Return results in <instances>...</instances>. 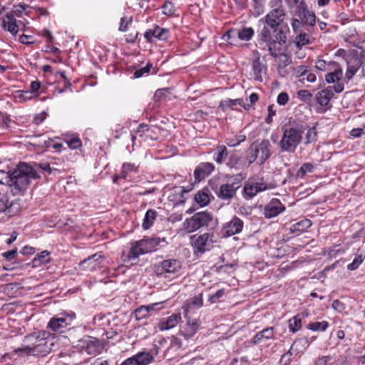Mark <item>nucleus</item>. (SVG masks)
Listing matches in <instances>:
<instances>
[{
	"instance_id": "338daca9",
	"label": "nucleus",
	"mask_w": 365,
	"mask_h": 365,
	"mask_svg": "<svg viewBox=\"0 0 365 365\" xmlns=\"http://www.w3.org/2000/svg\"><path fill=\"white\" fill-rule=\"evenodd\" d=\"M225 294V290L223 289L217 290L214 294L210 297L209 300L212 303H215L218 301L219 299L223 297Z\"/></svg>"
},
{
	"instance_id": "79ce46f5",
	"label": "nucleus",
	"mask_w": 365,
	"mask_h": 365,
	"mask_svg": "<svg viewBox=\"0 0 365 365\" xmlns=\"http://www.w3.org/2000/svg\"><path fill=\"white\" fill-rule=\"evenodd\" d=\"M302 327V319L299 315L294 316L289 320V330L295 333L299 331Z\"/></svg>"
},
{
	"instance_id": "2eb2a0df",
	"label": "nucleus",
	"mask_w": 365,
	"mask_h": 365,
	"mask_svg": "<svg viewBox=\"0 0 365 365\" xmlns=\"http://www.w3.org/2000/svg\"><path fill=\"white\" fill-rule=\"evenodd\" d=\"M146 248L141 240L135 241L131 243V247L129 252L125 255L123 253L122 258L124 262H130L138 259L140 255L146 254Z\"/></svg>"
},
{
	"instance_id": "3c124183",
	"label": "nucleus",
	"mask_w": 365,
	"mask_h": 365,
	"mask_svg": "<svg viewBox=\"0 0 365 365\" xmlns=\"http://www.w3.org/2000/svg\"><path fill=\"white\" fill-rule=\"evenodd\" d=\"M317 132L316 125L312 126L308 129L306 133V142L305 144H309L317 140Z\"/></svg>"
},
{
	"instance_id": "69168bd1",
	"label": "nucleus",
	"mask_w": 365,
	"mask_h": 365,
	"mask_svg": "<svg viewBox=\"0 0 365 365\" xmlns=\"http://www.w3.org/2000/svg\"><path fill=\"white\" fill-rule=\"evenodd\" d=\"M151 66L152 65L149 63L144 68L137 70L133 74L134 77L138 78L143 76L144 74L149 73Z\"/></svg>"
},
{
	"instance_id": "473e14b6",
	"label": "nucleus",
	"mask_w": 365,
	"mask_h": 365,
	"mask_svg": "<svg viewBox=\"0 0 365 365\" xmlns=\"http://www.w3.org/2000/svg\"><path fill=\"white\" fill-rule=\"evenodd\" d=\"M202 304L203 301L202 294L196 295L187 302L185 313H187L190 309L193 308H200Z\"/></svg>"
},
{
	"instance_id": "a19ab883",
	"label": "nucleus",
	"mask_w": 365,
	"mask_h": 365,
	"mask_svg": "<svg viewBox=\"0 0 365 365\" xmlns=\"http://www.w3.org/2000/svg\"><path fill=\"white\" fill-rule=\"evenodd\" d=\"M141 241L144 244L145 248H146L147 253L155 250L160 242L159 240L155 238L143 239Z\"/></svg>"
},
{
	"instance_id": "0e129e2a",
	"label": "nucleus",
	"mask_w": 365,
	"mask_h": 365,
	"mask_svg": "<svg viewBox=\"0 0 365 365\" xmlns=\"http://www.w3.org/2000/svg\"><path fill=\"white\" fill-rule=\"evenodd\" d=\"M341 68V67L338 63H336L335 61H330L328 62V65L327 66V69H326L325 72H327V73H330L332 72H335L336 70H339Z\"/></svg>"
},
{
	"instance_id": "37998d69",
	"label": "nucleus",
	"mask_w": 365,
	"mask_h": 365,
	"mask_svg": "<svg viewBox=\"0 0 365 365\" xmlns=\"http://www.w3.org/2000/svg\"><path fill=\"white\" fill-rule=\"evenodd\" d=\"M153 36L158 40H166L169 36V31L166 29H162L159 26H155L153 29Z\"/></svg>"
},
{
	"instance_id": "c03bdc74",
	"label": "nucleus",
	"mask_w": 365,
	"mask_h": 365,
	"mask_svg": "<svg viewBox=\"0 0 365 365\" xmlns=\"http://www.w3.org/2000/svg\"><path fill=\"white\" fill-rule=\"evenodd\" d=\"M314 365H339L338 361L331 356H322L318 358Z\"/></svg>"
},
{
	"instance_id": "680f3d73",
	"label": "nucleus",
	"mask_w": 365,
	"mask_h": 365,
	"mask_svg": "<svg viewBox=\"0 0 365 365\" xmlns=\"http://www.w3.org/2000/svg\"><path fill=\"white\" fill-rule=\"evenodd\" d=\"M246 139V136L245 135H240L235 137V138H231L227 140V145L230 147H235L238 145L240 143L245 141Z\"/></svg>"
},
{
	"instance_id": "b1692460",
	"label": "nucleus",
	"mask_w": 365,
	"mask_h": 365,
	"mask_svg": "<svg viewBox=\"0 0 365 365\" xmlns=\"http://www.w3.org/2000/svg\"><path fill=\"white\" fill-rule=\"evenodd\" d=\"M15 204L10 201L9 195L7 193H0V212H6L8 215L14 213V206Z\"/></svg>"
},
{
	"instance_id": "c756f323",
	"label": "nucleus",
	"mask_w": 365,
	"mask_h": 365,
	"mask_svg": "<svg viewBox=\"0 0 365 365\" xmlns=\"http://www.w3.org/2000/svg\"><path fill=\"white\" fill-rule=\"evenodd\" d=\"M33 344L34 348L35 349L34 355L39 354L45 355L48 354L51 350V348L48 345L47 342L46 341H43L42 339H35V341Z\"/></svg>"
},
{
	"instance_id": "7c9ffc66",
	"label": "nucleus",
	"mask_w": 365,
	"mask_h": 365,
	"mask_svg": "<svg viewBox=\"0 0 365 365\" xmlns=\"http://www.w3.org/2000/svg\"><path fill=\"white\" fill-rule=\"evenodd\" d=\"M282 44L283 43H279V41L275 38H272L270 41L265 43V45L268 47L270 55L275 58L281 54L279 52Z\"/></svg>"
},
{
	"instance_id": "a878e982",
	"label": "nucleus",
	"mask_w": 365,
	"mask_h": 365,
	"mask_svg": "<svg viewBox=\"0 0 365 365\" xmlns=\"http://www.w3.org/2000/svg\"><path fill=\"white\" fill-rule=\"evenodd\" d=\"M361 66V61L357 58H351L347 61V70L345 74L348 80H351Z\"/></svg>"
},
{
	"instance_id": "6e6d98bb",
	"label": "nucleus",
	"mask_w": 365,
	"mask_h": 365,
	"mask_svg": "<svg viewBox=\"0 0 365 365\" xmlns=\"http://www.w3.org/2000/svg\"><path fill=\"white\" fill-rule=\"evenodd\" d=\"M278 57H279V64H278L279 68H284L286 66H287L289 64H290L292 62L290 56L287 54L281 53V54L278 55Z\"/></svg>"
},
{
	"instance_id": "72a5a7b5",
	"label": "nucleus",
	"mask_w": 365,
	"mask_h": 365,
	"mask_svg": "<svg viewBox=\"0 0 365 365\" xmlns=\"http://www.w3.org/2000/svg\"><path fill=\"white\" fill-rule=\"evenodd\" d=\"M343 71L342 68L336 70L335 72H332L330 73H327L325 76V80L328 83H334L337 84L338 83H341L340 80L342 78Z\"/></svg>"
},
{
	"instance_id": "09e8293b",
	"label": "nucleus",
	"mask_w": 365,
	"mask_h": 365,
	"mask_svg": "<svg viewBox=\"0 0 365 365\" xmlns=\"http://www.w3.org/2000/svg\"><path fill=\"white\" fill-rule=\"evenodd\" d=\"M329 327V323L326 321L316 322L309 324V329L313 331H324Z\"/></svg>"
},
{
	"instance_id": "f704fd0d",
	"label": "nucleus",
	"mask_w": 365,
	"mask_h": 365,
	"mask_svg": "<svg viewBox=\"0 0 365 365\" xmlns=\"http://www.w3.org/2000/svg\"><path fill=\"white\" fill-rule=\"evenodd\" d=\"M271 29L267 25L264 24L262 29L259 31L258 36L259 41L263 43H266L267 41H270L271 39L274 38L273 36H272Z\"/></svg>"
},
{
	"instance_id": "9b49d317",
	"label": "nucleus",
	"mask_w": 365,
	"mask_h": 365,
	"mask_svg": "<svg viewBox=\"0 0 365 365\" xmlns=\"http://www.w3.org/2000/svg\"><path fill=\"white\" fill-rule=\"evenodd\" d=\"M181 268V263L175 259H168L162 261L155 266V272L158 276L166 273H175Z\"/></svg>"
},
{
	"instance_id": "052dcab7",
	"label": "nucleus",
	"mask_w": 365,
	"mask_h": 365,
	"mask_svg": "<svg viewBox=\"0 0 365 365\" xmlns=\"http://www.w3.org/2000/svg\"><path fill=\"white\" fill-rule=\"evenodd\" d=\"M163 13L165 15L171 16L175 12V6L170 1H165L162 6Z\"/></svg>"
},
{
	"instance_id": "bf43d9fd",
	"label": "nucleus",
	"mask_w": 365,
	"mask_h": 365,
	"mask_svg": "<svg viewBox=\"0 0 365 365\" xmlns=\"http://www.w3.org/2000/svg\"><path fill=\"white\" fill-rule=\"evenodd\" d=\"M135 166L130 163H125L122 166L121 177L125 178L130 172L135 171Z\"/></svg>"
},
{
	"instance_id": "412c9836",
	"label": "nucleus",
	"mask_w": 365,
	"mask_h": 365,
	"mask_svg": "<svg viewBox=\"0 0 365 365\" xmlns=\"http://www.w3.org/2000/svg\"><path fill=\"white\" fill-rule=\"evenodd\" d=\"M214 170V165L211 163H202L199 164L194 171L195 180L200 182L207 177Z\"/></svg>"
},
{
	"instance_id": "13d9d810",
	"label": "nucleus",
	"mask_w": 365,
	"mask_h": 365,
	"mask_svg": "<svg viewBox=\"0 0 365 365\" xmlns=\"http://www.w3.org/2000/svg\"><path fill=\"white\" fill-rule=\"evenodd\" d=\"M148 312L145 306H140L135 311V317L137 320H140L148 316Z\"/></svg>"
},
{
	"instance_id": "39448f33",
	"label": "nucleus",
	"mask_w": 365,
	"mask_h": 365,
	"mask_svg": "<svg viewBox=\"0 0 365 365\" xmlns=\"http://www.w3.org/2000/svg\"><path fill=\"white\" fill-rule=\"evenodd\" d=\"M212 221L211 214L207 212H197L184 222V228L187 232L191 233L200 227H207Z\"/></svg>"
},
{
	"instance_id": "0eeeda50",
	"label": "nucleus",
	"mask_w": 365,
	"mask_h": 365,
	"mask_svg": "<svg viewBox=\"0 0 365 365\" xmlns=\"http://www.w3.org/2000/svg\"><path fill=\"white\" fill-rule=\"evenodd\" d=\"M344 88V83H338L333 86H328L325 89L319 91L316 94L315 98L317 102L321 106L324 107L323 111H325L329 108L328 106L329 104V101L334 96L333 91H334L336 93H341L343 91Z\"/></svg>"
},
{
	"instance_id": "8fccbe9b",
	"label": "nucleus",
	"mask_w": 365,
	"mask_h": 365,
	"mask_svg": "<svg viewBox=\"0 0 365 365\" xmlns=\"http://www.w3.org/2000/svg\"><path fill=\"white\" fill-rule=\"evenodd\" d=\"M307 67L305 66H299L294 68V73L299 80L304 83L305 81V76L307 74Z\"/></svg>"
},
{
	"instance_id": "58836bf2",
	"label": "nucleus",
	"mask_w": 365,
	"mask_h": 365,
	"mask_svg": "<svg viewBox=\"0 0 365 365\" xmlns=\"http://www.w3.org/2000/svg\"><path fill=\"white\" fill-rule=\"evenodd\" d=\"M228 152L227 148L225 145H220L217 147V153L215 160L218 164H221L225 161Z\"/></svg>"
},
{
	"instance_id": "e433bc0d",
	"label": "nucleus",
	"mask_w": 365,
	"mask_h": 365,
	"mask_svg": "<svg viewBox=\"0 0 365 365\" xmlns=\"http://www.w3.org/2000/svg\"><path fill=\"white\" fill-rule=\"evenodd\" d=\"M136 360H138V365H148L153 360V356L148 352H140L135 355Z\"/></svg>"
},
{
	"instance_id": "2f4dec72",
	"label": "nucleus",
	"mask_w": 365,
	"mask_h": 365,
	"mask_svg": "<svg viewBox=\"0 0 365 365\" xmlns=\"http://www.w3.org/2000/svg\"><path fill=\"white\" fill-rule=\"evenodd\" d=\"M157 212L153 210H148L145 215L143 222V227L144 229H149L153 224L154 220L156 218Z\"/></svg>"
},
{
	"instance_id": "f03ea898",
	"label": "nucleus",
	"mask_w": 365,
	"mask_h": 365,
	"mask_svg": "<svg viewBox=\"0 0 365 365\" xmlns=\"http://www.w3.org/2000/svg\"><path fill=\"white\" fill-rule=\"evenodd\" d=\"M38 178L39 175L35 168L26 163H21L11 171V181L13 182L11 186H14L15 189L19 191L24 190L31 179Z\"/></svg>"
},
{
	"instance_id": "49530a36",
	"label": "nucleus",
	"mask_w": 365,
	"mask_h": 365,
	"mask_svg": "<svg viewBox=\"0 0 365 365\" xmlns=\"http://www.w3.org/2000/svg\"><path fill=\"white\" fill-rule=\"evenodd\" d=\"M50 336V333L46 331H41L38 333H34L30 335H27L25 336L24 341H31L33 339H35L36 340L38 339H42L43 341H45L47 338H48Z\"/></svg>"
},
{
	"instance_id": "c9c22d12",
	"label": "nucleus",
	"mask_w": 365,
	"mask_h": 365,
	"mask_svg": "<svg viewBox=\"0 0 365 365\" xmlns=\"http://www.w3.org/2000/svg\"><path fill=\"white\" fill-rule=\"evenodd\" d=\"M312 225V222L309 219H304L292 225L291 230L292 231L304 232Z\"/></svg>"
},
{
	"instance_id": "5fc2aeb1",
	"label": "nucleus",
	"mask_w": 365,
	"mask_h": 365,
	"mask_svg": "<svg viewBox=\"0 0 365 365\" xmlns=\"http://www.w3.org/2000/svg\"><path fill=\"white\" fill-rule=\"evenodd\" d=\"M364 259V257L361 255H356L352 262L347 265V269L349 270L356 269L359 267V265L363 262Z\"/></svg>"
},
{
	"instance_id": "e2e57ef3",
	"label": "nucleus",
	"mask_w": 365,
	"mask_h": 365,
	"mask_svg": "<svg viewBox=\"0 0 365 365\" xmlns=\"http://www.w3.org/2000/svg\"><path fill=\"white\" fill-rule=\"evenodd\" d=\"M66 142L71 150H76L82 145L81 140L78 138H72L69 140H66Z\"/></svg>"
},
{
	"instance_id": "f8f14e48",
	"label": "nucleus",
	"mask_w": 365,
	"mask_h": 365,
	"mask_svg": "<svg viewBox=\"0 0 365 365\" xmlns=\"http://www.w3.org/2000/svg\"><path fill=\"white\" fill-rule=\"evenodd\" d=\"M186 322L180 327V334L185 338L190 339L197 331L200 327V322L195 318L188 316L187 313H184Z\"/></svg>"
},
{
	"instance_id": "6ab92c4d",
	"label": "nucleus",
	"mask_w": 365,
	"mask_h": 365,
	"mask_svg": "<svg viewBox=\"0 0 365 365\" xmlns=\"http://www.w3.org/2000/svg\"><path fill=\"white\" fill-rule=\"evenodd\" d=\"M252 68L253 71L254 79L257 81L262 82L263 76L266 74L267 67L263 60L259 56L256 57L252 61Z\"/></svg>"
},
{
	"instance_id": "aec40b11",
	"label": "nucleus",
	"mask_w": 365,
	"mask_h": 365,
	"mask_svg": "<svg viewBox=\"0 0 365 365\" xmlns=\"http://www.w3.org/2000/svg\"><path fill=\"white\" fill-rule=\"evenodd\" d=\"M181 319L180 313H173L168 318L160 320L158 326L160 331L168 330L175 327L181 322Z\"/></svg>"
},
{
	"instance_id": "864d4df0",
	"label": "nucleus",
	"mask_w": 365,
	"mask_h": 365,
	"mask_svg": "<svg viewBox=\"0 0 365 365\" xmlns=\"http://www.w3.org/2000/svg\"><path fill=\"white\" fill-rule=\"evenodd\" d=\"M16 93V97L24 101H29L38 96V94H33L30 91H18Z\"/></svg>"
},
{
	"instance_id": "ddd939ff",
	"label": "nucleus",
	"mask_w": 365,
	"mask_h": 365,
	"mask_svg": "<svg viewBox=\"0 0 365 365\" xmlns=\"http://www.w3.org/2000/svg\"><path fill=\"white\" fill-rule=\"evenodd\" d=\"M216 242L214 240V235L211 233H205L197 237L194 241V247L200 252H204L212 247L213 243Z\"/></svg>"
},
{
	"instance_id": "7ed1b4c3",
	"label": "nucleus",
	"mask_w": 365,
	"mask_h": 365,
	"mask_svg": "<svg viewBox=\"0 0 365 365\" xmlns=\"http://www.w3.org/2000/svg\"><path fill=\"white\" fill-rule=\"evenodd\" d=\"M245 177L242 174L232 175L227 178L225 183L222 184L215 190L217 196L223 200H230L237 192V190L242 186Z\"/></svg>"
},
{
	"instance_id": "a18cd8bd",
	"label": "nucleus",
	"mask_w": 365,
	"mask_h": 365,
	"mask_svg": "<svg viewBox=\"0 0 365 365\" xmlns=\"http://www.w3.org/2000/svg\"><path fill=\"white\" fill-rule=\"evenodd\" d=\"M294 43L298 48L309 43V37L305 32H300L296 36Z\"/></svg>"
},
{
	"instance_id": "dca6fc26",
	"label": "nucleus",
	"mask_w": 365,
	"mask_h": 365,
	"mask_svg": "<svg viewBox=\"0 0 365 365\" xmlns=\"http://www.w3.org/2000/svg\"><path fill=\"white\" fill-rule=\"evenodd\" d=\"M285 210V206L279 200L274 198L267 203L264 209V215L266 218H272L277 216Z\"/></svg>"
},
{
	"instance_id": "a211bd4d",
	"label": "nucleus",
	"mask_w": 365,
	"mask_h": 365,
	"mask_svg": "<svg viewBox=\"0 0 365 365\" xmlns=\"http://www.w3.org/2000/svg\"><path fill=\"white\" fill-rule=\"evenodd\" d=\"M307 346L308 341L306 339H299L296 340L292 344L289 351L282 355L281 360L282 361L287 358V361H289V356L303 352Z\"/></svg>"
},
{
	"instance_id": "f3484780",
	"label": "nucleus",
	"mask_w": 365,
	"mask_h": 365,
	"mask_svg": "<svg viewBox=\"0 0 365 365\" xmlns=\"http://www.w3.org/2000/svg\"><path fill=\"white\" fill-rule=\"evenodd\" d=\"M243 222L237 217H234L223 227L224 235L230 237L240 233L243 228Z\"/></svg>"
},
{
	"instance_id": "393cba45",
	"label": "nucleus",
	"mask_w": 365,
	"mask_h": 365,
	"mask_svg": "<svg viewBox=\"0 0 365 365\" xmlns=\"http://www.w3.org/2000/svg\"><path fill=\"white\" fill-rule=\"evenodd\" d=\"M235 106H240L243 107L246 110H250L251 108L250 104H245L242 99H225L220 102L219 108H220L222 110H226L228 108H232Z\"/></svg>"
},
{
	"instance_id": "5701e85b",
	"label": "nucleus",
	"mask_w": 365,
	"mask_h": 365,
	"mask_svg": "<svg viewBox=\"0 0 365 365\" xmlns=\"http://www.w3.org/2000/svg\"><path fill=\"white\" fill-rule=\"evenodd\" d=\"M4 28L9 31L13 36H16L19 32V26L16 24V21L14 16L11 13H9L6 15L3 20Z\"/></svg>"
},
{
	"instance_id": "cd10ccee",
	"label": "nucleus",
	"mask_w": 365,
	"mask_h": 365,
	"mask_svg": "<svg viewBox=\"0 0 365 365\" xmlns=\"http://www.w3.org/2000/svg\"><path fill=\"white\" fill-rule=\"evenodd\" d=\"M274 337V328H267L255 334L252 339L253 344L260 343L263 339H270Z\"/></svg>"
},
{
	"instance_id": "1a4fd4ad",
	"label": "nucleus",
	"mask_w": 365,
	"mask_h": 365,
	"mask_svg": "<svg viewBox=\"0 0 365 365\" xmlns=\"http://www.w3.org/2000/svg\"><path fill=\"white\" fill-rule=\"evenodd\" d=\"M104 256L101 253H96L81 262L79 264V269L88 272L98 270L104 266Z\"/></svg>"
},
{
	"instance_id": "ea45409f",
	"label": "nucleus",
	"mask_w": 365,
	"mask_h": 365,
	"mask_svg": "<svg viewBox=\"0 0 365 365\" xmlns=\"http://www.w3.org/2000/svg\"><path fill=\"white\" fill-rule=\"evenodd\" d=\"M314 166L310 163H305L302 164L301 168L297 172V177L299 178H303L307 173L313 172Z\"/></svg>"
},
{
	"instance_id": "4c0bfd02",
	"label": "nucleus",
	"mask_w": 365,
	"mask_h": 365,
	"mask_svg": "<svg viewBox=\"0 0 365 365\" xmlns=\"http://www.w3.org/2000/svg\"><path fill=\"white\" fill-rule=\"evenodd\" d=\"M49 252L47 251H43L33 259V264L34 267L40 266L42 264H46L50 261L48 257Z\"/></svg>"
},
{
	"instance_id": "423d86ee",
	"label": "nucleus",
	"mask_w": 365,
	"mask_h": 365,
	"mask_svg": "<svg viewBox=\"0 0 365 365\" xmlns=\"http://www.w3.org/2000/svg\"><path fill=\"white\" fill-rule=\"evenodd\" d=\"M76 318L74 312L61 313L58 317H52L48 323L47 328L55 332L62 333L71 326Z\"/></svg>"
},
{
	"instance_id": "6e6552de",
	"label": "nucleus",
	"mask_w": 365,
	"mask_h": 365,
	"mask_svg": "<svg viewBox=\"0 0 365 365\" xmlns=\"http://www.w3.org/2000/svg\"><path fill=\"white\" fill-rule=\"evenodd\" d=\"M286 17V13L282 6L272 9L264 18L259 19V22L267 24L270 29L279 26Z\"/></svg>"
},
{
	"instance_id": "4d7b16f0",
	"label": "nucleus",
	"mask_w": 365,
	"mask_h": 365,
	"mask_svg": "<svg viewBox=\"0 0 365 365\" xmlns=\"http://www.w3.org/2000/svg\"><path fill=\"white\" fill-rule=\"evenodd\" d=\"M292 27L294 33H300L302 31V27L304 26L300 19L294 18L292 20Z\"/></svg>"
},
{
	"instance_id": "f257e3e1",
	"label": "nucleus",
	"mask_w": 365,
	"mask_h": 365,
	"mask_svg": "<svg viewBox=\"0 0 365 365\" xmlns=\"http://www.w3.org/2000/svg\"><path fill=\"white\" fill-rule=\"evenodd\" d=\"M282 135L279 143L282 152L294 153L303 139V125L295 123H286L282 127Z\"/></svg>"
},
{
	"instance_id": "603ef678",
	"label": "nucleus",
	"mask_w": 365,
	"mask_h": 365,
	"mask_svg": "<svg viewBox=\"0 0 365 365\" xmlns=\"http://www.w3.org/2000/svg\"><path fill=\"white\" fill-rule=\"evenodd\" d=\"M13 181H11V171L6 172L0 170V184L11 186Z\"/></svg>"
},
{
	"instance_id": "bb28decb",
	"label": "nucleus",
	"mask_w": 365,
	"mask_h": 365,
	"mask_svg": "<svg viewBox=\"0 0 365 365\" xmlns=\"http://www.w3.org/2000/svg\"><path fill=\"white\" fill-rule=\"evenodd\" d=\"M236 34L237 35L238 38L242 41H249L254 35V30L251 27L248 28H244L241 30H239L237 31H229L226 34V36L227 37V39H229L232 34Z\"/></svg>"
},
{
	"instance_id": "9d476101",
	"label": "nucleus",
	"mask_w": 365,
	"mask_h": 365,
	"mask_svg": "<svg viewBox=\"0 0 365 365\" xmlns=\"http://www.w3.org/2000/svg\"><path fill=\"white\" fill-rule=\"evenodd\" d=\"M295 15L302 20L304 25L309 26L315 25L316 16L314 12L309 10L307 4L303 0H302L299 5H297Z\"/></svg>"
},
{
	"instance_id": "4468645a",
	"label": "nucleus",
	"mask_w": 365,
	"mask_h": 365,
	"mask_svg": "<svg viewBox=\"0 0 365 365\" xmlns=\"http://www.w3.org/2000/svg\"><path fill=\"white\" fill-rule=\"evenodd\" d=\"M80 347L83 351L91 355H96L100 352L101 344L99 341L94 337L85 336L80 341Z\"/></svg>"
},
{
	"instance_id": "20e7f679",
	"label": "nucleus",
	"mask_w": 365,
	"mask_h": 365,
	"mask_svg": "<svg viewBox=\"0 0 365 365\" xmlns=\"http://www.w3.org/2000/svg\"><path fill=\"white\" fill-rule=\"evenodd\" d=\"M269 148L270 143L268 140L252 143L247 150L248 164L250 165L255 160H258L259 164L264 163L270 156Z\"/></svg>"
},
{
	"instance_id": "4be33fe9",
	"label": "nucleus",
	"mask_w": 365,
	"mask_h": 365,
	"mask_svg": "<svg viewBox=\"0 0 365 365\" xmlns=\"http://www.w3.org/2000/svg\"><path fill=\"white\" fill-rule=\"evenodd\" d=\"M267 188V185L264 182L246 183L244 186V193L249 198H252Z\"/></svg>"
},
{
	"instance_id": "de8ad7c7",
	"label": "nucleus",
	"mask_w": 365,
	"mask_h": 365,
	"mask_svg": "<svg viewBox=\"0 0 365 365\" xmlns=\"http://www.w3.org/2000/svg\"><path fill=\"white\" fill-rule=\"evenodd\" d=\"M271 29L275 34L273 38L278 40L279 43H284L286 42L287 36L286 32L284 31L283 28L279 26L278 27Z\"/></svg>"
},
{
	"instance_id": "c85d7f7f",
	"label": "nucleus",
	"mask_w": 365,
	"mask_h": 365,
	"mask_svg": "<svg viewBox=\"0 0 365 365\" xmlns=\"http://www.w3.org/2000/svg\"><path fill=\"white\" fill-rule=\"evenodd\" d=\"M195 200L201 207L208 205V203L210 202V191L207 189L200 190L195 195Z\"/></svg>"
},
{
	"instance_id": "774afa93",
	"label": "nucleus",
	"mask_w": 365,
	"mask_h": 365,
	"mask_svg": "<svg viewBox=\"0 0 365 365\" xmlns=\"http://www.w3.org/2000/svg\"><path fill=\"white\" fill-rule=\"evenodd\" d=\"M277 103L281 105H285L289 101V96L285 92L280 93L277 96Z\"/></svg>"
}]
</instances>
